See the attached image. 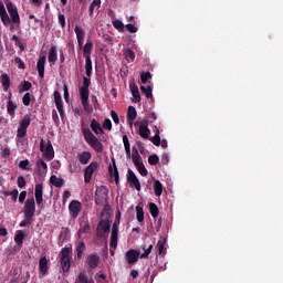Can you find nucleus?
Wrapping results in <instances>:
<instances>
[{
  "mask_svg": "<svg viewBox=\"0 0 283 283\" xmlns=\"http://www.w3.org/2000/svg\"><path fill=\"white\" fill-rule=\"evenodd\" d=\"M84 140L90 145V147L97 154H103L104 144L93 134L90 128H84L82 130Z\"/></svg>",
  "mask_w": 283,
  "mask_h": 283,
  "instance_id": "1",
  "label": "nucleus"
},
{
  "mask_svg": "<svg viewBox=\"0 0 283 283\" xmlns=\"http://www.w3.org/2000/svg\"><path fill=\"white\" fill-rule=\"evenodd\" d=\"M71 252L72 248H63L60 252V264L64 273L69 272L71 269Z\"/></svg>",
  "mask_w": 283,
  "mask_h": 283,
  "instance_id": "2",
  "label": "nucleus"
},
{
  "mask_svg": "<svg viewBox=\"0 0 283 283\" xmlns=\"http://www.w3.org/2000/svg\"><path fill=\"white\" fill-rule=\"evenodd\" d=\"M109 198V190L106 186H97L95 190V203L103 206Z\"/></svg>",
  "mask_w": 283,
  "mask_h": 283,
  "instance_id": "3",
  "label": "nucleus"
},
{
  "mask_svg": "<svg viewBox=\"0 0 283 283\" xmlns=\"http://www.w3.org/2000/svg\"><path fill=\"white\" fill-rule=\"evenodd\" d=\"M40 153L43 154L44 158L49 161L54 159V148L51 140H48L44 145V139L40 140Z\"/></svg>",
  "mask_w": 283,
  "mask_h": 283,
  "instance_id": "4",
  "label": "nucleus"
},
{
  "mask_svg": "<svg viewBox=\"0 0 283 283\" xmlns=\"http://www.w3.org/2000/svg\"><path fill=\"white\" fill-rule=\"evenodd\" d=\"M30 125H31V117L30 115H25L23 119L20 120L17 138L23 139L28 134V127H30Z\"/></svg>",
  "mask_w": 283,
  "mask_h": 283,
  "instance_id": "5",
  "label": "nucleus"
},
{
  "mask_svg": "<svg viewBox=\"0 0 283 283\" xmlns=\"http://www.w3.org/2000/svg\"><path fill=\"white\" fill-rule=\"evenodd\" d=\"M99 167L98 161H92L88 166L85 167L84 169V182L85 184H91L93 179L94 172L97 171Z\"/></svg>",
  "mask_w": 283,
  "mask_h": 283,
  "instance_id": "6",
  "label": "nucleus"
},
{
  "mask_svg": "<svg viewBox=\"0 0 283 283\" xmlns=\"http://www.w3.org/2000/svg\"><path fill=\"white\" fill-rule=\"evenodd\" d=\"M7 9L10 14V21L13 24H17V27L19 28L21 24V19H20V14L18 12V8L12 2H8Z\"/></svg>",
  "mask_w": 283,
  "mask_h": 283,
  "instance_id": "7",
  "label": "nucleus"
},
{
  "mask_svg": "<svg viewBox=\"0 0 283 283\" xmlns=\"http://www.w3.org/2000/svg\"><path fill=\"white\" fill-rule=\"evenodd\" d=\"M35 210H36V206H35L34 197H31V199H27L25 206H24V218H29L33 220Z\"/></svg>",
  "mask_w": 283,
  "mask_h": 283,
  "instance_id": "8",
  "label": "nucleus"
},
{
  "mask_svg": "<svg viewBox=\"0 0 283 283\" xmlns=\"http://www.w3.org/2000/svg\"><path fill=\"white\" fill-rule=\"evenodd\" d=\"M112 231V222L109 220H102L97 226L96 235L98 238H104L105 233H111Z\"/></svg>",
  "mask_w": 283,
  "mask_h": 283,
  "instance_id": "9",
  "label": "nucleus"
},
{
  "mask_svg": "<svg viewBox=\"0 0 283 283\" xmlns=\"http://www.w3.org/2000/svg\"><path fill=\"white\" fill-rule=\"evenodd\" d=\"M53 97H54V103H55L56 109H57L61 118H65L64 103H63L61 93L59 91H54Z\"/></svg>",
  "mask_w": 283,
  "mask_h": 283,
  "instance_id": "10",
  "label": "nucleus"
},
{
  "mask_svg": "<svg viewBox=\"0 0 283 283\" xmlns=\"http://www.w3.org/2000/svg\"><path fill=\"white\" fill-rule=\"evenodd\" d=\"M82 211V203L81 201H71L69 203V212L72 219H77Z\"/></svg>",
  "mask_w": 283,
  "mask_h": 283,
  "instance_id": "11",
  "label": "nucleus"
},
{
  "mask_svg": "<svg viewBox=\"0 0 283 283\" xmlns=\"http://www.w3.org/2000/svg\"><path fill=\"white\" fill-rule=\"evenodd\" d=\"M85 263L91 270H95L101 263V256L97 253H91L86 256Z\"/></svg>",
  "mask_w": 283,
  "mask_h": 283,
  "instance_id": "12",
  "label": "nucleus"
},
{
  "mask_svg": "<svg viewBox=\"0 0 283 283\" xmlns=\"http://www.w3.org/2000/svg\"><path fill=\"white\" fill-rule=\"evenodd\" d=\"M127 182L132 188H135L137 191H140L142 189L140 182L132 169H128Z\"/></svg>",
  "mask_w": 283,
  "mask_h": 283,
  "instance_id": "13",
  "label": "nucleus"
},
{
  "mask_svg": "<svg viewBox=\"0 0 283 283\" xmlns=\"http://www.w3.org/2000/svg\"><path fill=\"white\" fill-rule=\"evenodd\" d=\"M118 226L120 222H114L112 228V235H111V248L116 249L118 247Z\"/></svg>",
  "mask_w": 283,
  "mask_h": 283,
  "instance_id": "14",
  "label": "nucleus"
},
{
  "mask_svg": "<svg viewBox=\"0 0 283 283\" xmlns=\"http://www.w3.org/2000/svg\"><path fill=\"white\" fill-rule=\"evenodd\" d=\"M112 165L108 166V174L111 176V178L115 179V184L118 185L119 180H120V176L118 174V167L116 166V159L112 158Z\"/></svg>",
  "mask_w": 283,
  "mask_h": 283,
  "instance_id": "15",
  "label": "nucleus"
},
{
  "mask_svg": "<svg viewBox=\"0 0 283 283\" xmlns=\"http://www.w3.org/2000/svg\"><path fill=\"white\" fill-rule=\"evenodd\" d=\"M93 155L91 151H82L77 154V160L82 166H86L90 164Z\"/></svg>",
  "mask_w": 283,
  "mask_h": 283,
  "instance_id": "16",
  "label": "nucleus"
},
{
  "mask_svg": "<svg viewBox=\"0 0 283 283\" xmlns=\"http://www.w3.org/2000/svg\"><path fill=\"white\" fill-rule=\"evenodd\" d=\"M74 32L76 34L77 44L80 48H82L84 45V40H85L86 33H85L84 29H81L80 25H75Z\"/></svg>",
  "mask_w": 283,
  "mask_h": 283,
  "instance_id": "17",
  "label": "nucleus"
},
{
  "mask_svg": "<svg viewBox=\"0 0 283 283\" xmlns=\"http://www.w3.org/2000/svg\"><path fill=\"white\" fill-rule=\"evenodd\" d=\"M166 244H167V239L161 237L156 245L157 255H161V256L166 255L167 253Z\"/></svg>",
  "mask_w": 283,
  "mask_h": 283,
  "instance_id": "18",
  "label": "nucleus"
},
{
  "mask_svg": "<svg viewBox=\"0 0 283 283\" xmlns=\"http://www.w3.org/2000/svg\"><path fill=\"white\" fill-rule=\"evenodd\" d=\"M0 18H1V21L3 22L4 27H8L11 23L10 17L7 13L4 4L1 0H0Z\"/></svg>",
  "mask_w": 283,
  "mask_h": 283,
  "instance_id": "19",
  "label": "nucleus"
},
{
  "mask_svg": "<svg viewBox=\"0 0 283 283\" xmlns=\"http://www.w3.org/2000/svg\"><path fill=\"white\" fill-rule=\"evenodd\" d=\"M90 127L95 135H104L105 134L101 123L97 119H92Z\"/></svg>",
  "mask_w": 283,
  "mask_h": 283,
  "instance_id": "20",
  "label": "nucleus"
},
{
  "mask_svg": "<svg viewBox=\"0 0 283 283\" xmlns=\"http://www.w3.org/2000/svg\"><path fill=\"white\" fill-rule=\"evenodd\" d=\"M35 203L38 206L43 203V184H35Z\"/></svg>",
  "mask_w": 283,
  "mask_h": 283,
  "instance_id": "21",
  "label": "nucleus"
},
{
  "mask_svg": "<svg viewBox=\"0 0 283 283\" xmlns=\"http://www.w3.org/2000/svg\"><path fill=\"white\" fill-rule=\"evenodd\" d=\"M140 253L136 250H129L126 252V260L129 264L136 263L138 261Z\"/></svg>",
  "mask_w": 283,
  "mask_h": 283,
  "instance_id": "22",
  "label": "nucleus"
},
{
  "mask_svg": "<svg viewBox=\"0 0 283 283\" xmlns=\"http://www.w3.org/2000/svg\"><path fill=\"white\" fill-rule=\"evenodd\" d=\"M45 63H46V56H40V60H38V75H40V78H44V71H45Z\"/></svg>",
  "mask_w": 283,
  "mask_h": 283,
  "instance_id": "23",
  "label": "nucleus"
},
{
  "mask_svg": "<svg viewBox=\"0 0 283 283\" xmlns=\"http://www.w3.org/2000/svg\"><path fill=\"white\" fill-rule=\"evenodd\" d=\"M12 94H9V101H8V105H7V111H8V115L9 116H15V109L18 108V105H15L13 103V101L11 99Z\"/></svg>",
  "mask_w": 283,
  "mask_h": 283,
  "instance_id": "24",
  "label": "nucleus"
},
{
  "mask_svg": "<svg viewBox=\"0 0 283 283\" xmlns=\"http://www.w3.org/2000/svg\"><path fill=\"white\" fill-rule=\"evenodd\" d=\"M50 184L55 188H62L64 186V179L59 178L56 175L50 176Z\"/></svg>",
  "mask_w": 283,
  "mask_h": 283,
  "instance_id": "25",
  "label": "nucleus"
},
{
  "mask_svg": "<svg viewBox=\"0 0 283 283\" xmlns=\"http://www.w3.org/2000/svg\"><path fill=\"white\" fill-rule=\"evenodd\" d=\"M49 271V260L46 259V256H42L40 258V273H42V275H46Z\"/></svg>",
  "mask_w": 283,
  "mask_h": 283,
  "instance_id": "26",
  "label": "nucleus"
},
{
  "mask_svg": "<svg viewBox=\"0 0 283 283\" xmlns=\"http://www.w3.org/2000/svg\"><path fill=\"white\" fill-rule=\"evenodd\" d=\"M75 251H76L77 259H82L84 252L86 251L85 242H82V241L77 242L75 245Z\"/></svg>",
  "mask_w": 283,
  "mask_h": 283,
  "instance_id": "27",
  "label": "nucleus"
},
{
  "mask_svg": "<svg viewBox=\"0 0 283 283\" xmlns=\"http://www.w3.org/2000/svg\"><path fill=\"white\" fill-rule=\"evenodd\" d=\"M85 57V74L86 76L91 77L93 74V62L91 56Z\"/></svg>",
  "mask_w": 283,
  "mask_h": 283,
  "instance_id": "28",
  "label": "nucleus"
},
{
  "mask_svg": "<svg viewBox=\"0 0 283 283\" xmlns=\"http://www.w3.org/2000/svg\"><path fill=\"white\" fill-rule=\"evenodd\" d=\"M49 63H55L57 61V48L51 46L48 55Z\"/></svg>",
  "mask_w": 283,
  "mask_h": 283,
  "instance_id": "29",
  "label": "nucleus"
},
{
  "mask_svg": "<svg viewBox=\"0 0 283 283\" xmlns=\"http://www.w3.org/2000/svg\"><path fill=\"white\" fill-rule=\"evenodd\" d=\"M129 87H130V91H132V95L134 97V102L135 103L140 102L142 98H140V94H139V91H138V86L135 83H132L129 85Z\"/></svg>",
  "mask_w": 283,
  "mask_h": 283,
  "instance_id": "30",
  "label": "nucleus"
},
{
  "mask_svg": "<svg viewBox=\"0 0 283 283\" xmlns=\"http://www.w3.org/2000/svg\"><path fill=\"white\" fill-rule=\"evenodd\" d=\"M93 49H94V43L92 42V40H87L86 44L83 48L84 57L91 56Z\"/></svg>",
  "mask_w": 283,
  "mask_h": 283,
  "instance_id": "31",
  "label": "nucleus"
},
{
  "mask_svg": "<svg viewBox=\"0 0 283 283\" xmlns=\"http://www.w3.org/2000/svg\"><path fill=\"white\" fill-rule=\"evenodd\" d=\"M138 135H139L143 139L148 140L149 137H150V130H149V128L146 127V126H139Z\"/></svg>",
  "mask_w": 283,
  "mask_h": 283,
  "instance_id": "32",
  "label": "nucleus"
},
{
  "mask_svg": "<svg viewBox=\"0 0 283 283\" xmlns=\"http://www.w3.org/2000/svg\"><path fill=\"white\" fill-rule=\"evenodd\" d=\"M136 116H137L136 108L134 106H129L128 112H127V120L129 122L130 127H132L133 120L136 118Z\"/></svg>",
  "mask_w": 283,
  "mask_h": 283,
  "instance_id": "33",
  "label": "nucleus"
},
{
  "mask_svg": "<svg viewBox=\"0 0 283 283\" xmlns=\"http://www.w3.org/2000/svg\"><path fill=\"white\" fill-rule=\"evenodd\" d=\"M1 83H2L4 92H8L9 87L11 85L10 76L8 74H6V73L2 74L1 75Z\"/></svg>",
  "mask_w": 283,
  "mask_h": 283,
  "instance_id": "34",
  "label": "nucleus"
},
{
  "mask_svg": "<svg viewBox=\"0 0 283 283\" xmlns=\"http://www.w3.org/2000/svg\"><path fill=\"white\" fill-rule=\"evenodd\" d=\"M156 134L154 137H150V142L156 146L159 147L161 145V138H160V132L159 129L155 126Z\"/></svg>",
  "mask_w": 283,
  "mask_h": 283,
  "instance_id": "35",
  "label": "nucleus"
},
{
  "mask_svg": "<svg viewBox=\"0 0 283 283\" xmlns=\"http://www.w3.org/2000/svg\"><path fill=\"white\" fill-rule=\"evenodd\" d=\"M133 155H132V160H133V164L135 167H137L138 165L143 164L140 160H142V157L139 156V153L136 148H133Z\"/></svg>",
  "mask_w": 283,
  "mask_h": 283,
  "instance_id": "36",
  "label": "nucleus"
},
{
  "mask_svg": "<svg viewBox=\"0 0 283 283\" xmlns=\"http://www.w3.org/2000/svg\"><path fill=\"white\" fill-rule=\"evenodd\" d=\"M35 166H38V170L42 174L48 172V164L43 159H38L35 163Z\"/></svg>",
  "mask_w": 283,
  "mask_h": 283,
  "instance_id": "37",
  "label": "nucleus"
},
{
  "mask_svg": "<svg viewBox=\"0 0 283 283\" xmlns=\"http://www.w3.org/2000/svg\"><path fill=\"white\" fill-rule=\"evenodd\" d=\"M102 6V0H93L92 3L90 4L88 8V12H90V17L93 18L94 15V11L96 7H101Z\"/></svg>",
  "mask_w": 283,
  "mask_h": 283,
  "instance_id": "38",
  "label": "nucleus"
},
{
  "mask_svg": "<svg viewBox=\"0 0 283 283\" xmlns=\"http://www.w3.org/2000/svg\"><path fill=\"white\" fill-rule=\"evenodd\" d=\"M124 56L128 63H133L135 60V52L130 49L124 50Z\"/></svg>",
  "mask_w": 283,
  "mask_h": 283,
  "instance_id": "39",
  "label": "nucleus"
},
{
  "mask_svg": "<svg viewBox=\"0 0 283 283\" xmlns=\"http://www.w3.org/2000/svg\"><path fill=\"white\" fill-rule=\"evenodd\" d=\"M154 191L156 197H160L163 195V184L159 180H155Z\"/></svg>",
  "mask_w": 283,
  "mask_h": 283,
  "instance_id": "40",
  "label": "nucleus"
},
{
  "mask_svg": "<svg viewBox=\"0 0 283 283\" xmlns=\"http://www.w3.org/2000/svg\"><path fill=\"white\" fill-rule=\"evenodd\" d=\"M80 98L81 102L83 101H90V88H80Z\"/></svg>",
  "mask_w": 283,
  "mask_h": 283,
  "instance_id": "41",
  "label": "nucleus"
},
{
  "mask_svg": "<svg viewBox=\"0 0 283 283\" xmlns=\"http://www.w3.org/2000/svg\"><path fill=\"white\" fill-rule=\"evenodd\" d=\"M149 212L154 219H156L159 214L158 206L156 203H149Z\"/></svg>",
  "mask_w": 283,
  "mask_h": 283,
  "instance_id": "42",
  "label": "nucleus"
},
{
  "mask_svg": "<svg viewBox=\"0 0 283 283\" xmlns=\"http://www.w3.org/2000/svg\"><path fill=\"white\" fill-rule=\"evenodd\" d=\"M136 218L139 223L144 222V210L142 206H136Z\"/></svg>",
  "mask_w": 283,
  "mask_h": 283,
  "instance_id": "43",
  "label": "nucleus"
},
{
  "mask_svg": "<svg viewBox=\"0 0 283 283\" xmlns=\"http://www.w3.org/2000/svg\"><path fill=\"white\" fill-rule=\"evenodd\" d=\"M19 167H20L22 170H25V171H31V170H32V168H31V166H30L29 159L21 160V161L19 163Z\"/></svg>",
  "mask_w": 283,
  "mask_h": 283,
  "instance_id": "44",
  "label": "nucleus"
},
{
  "mask_svg": "<svg viewBox=\"0 0 283 283\" xmlns=\"http://www.w3.org/2000/svg\"><path fill=\"white\" fill-rule=\"evenodd\" d=\"M25 235L23 233V231H18L15 238H14V241L15 243L21 247L23 244V240H24Z\"/></svg>",
  "mask_w": 283,
  "mask_h": 283,
  "instance_id": "45",
  "label": "nucleus"
},
{
  "mask_svg": "<svg viewBox=\"0 0 283 283\" xmlns=\"http://www.w3.org/2000/svg\"><path fill=\"white\" fill-rule=\"evenodd\" d=\"M140 90H142V93L145 94V96L147 98H151L153 97V87L151 86L145 87V86L142 85Z\"/></svg>",
  "mask_w": 283,
  "mask_h": 283,
  "instance_id": "46",
  "label": "nucleus"
},
{
  "mask_svg": "<svg viewBox=\"0 0 283 283\" xmlns=\"http://www.w3.org/2000/svg\"><path fill=\"white\" fill-rule=\"evenodd\" d=\"M113 25L118 32L125 31V23H123L120 20H114Z\"/></svg>",
  "mask_w": 283,
  "mask_h": 283,
  "instance_id": "47",
  "label": "nucleus"
},
{
  "mask_svg": "<svg viewBox=\"0 0 283 283\" xmlns=\"http://www.w3.org/2000/svg\"><path fill=\"white\" fill-rule=\"evenodd\" d=\"M84 111L86 112V114H93V106L90 105L88 101H81Z\"/></svg>",
  "mask_w": 283,
  "mask_h": 283,
  "instance_id": "48",
  "label": "nucleus"
},
{
  "mask_svg": "<svg viewBox=\"0 0 283 283\" xmlns=\"http://www.w3.org/2000/svg\"><path fill=\"white\" fill-rule=\"evenodd\" d=\"M136 168L142 177H146L148 175V170L146 169V167L143 163H140L138 166H136Z\"/></svg>",
  "mask_w": 283,
  "mask_h": 283,
  "instance_id": "49",
  "label": "nucleus"
},
{
  "mask_svg": "<svg viewBox=\"0 0 283 283\" xmlns=\"http://www.w3.org/2000/svg\"><path fill=\"white\" fill-rule=\"evenodd\" d=\"M148 163L150 166H157L159 163V157L156 154H153L148 157Z\"/></svg>",
  "mask_w": 283,
  "mask_h": 283,
  "instance_id": "50",
  "label": "nucleus"
},
{
  "mask_svg": "<svg viewBox=\"0 0 283 283\" xmlns=\"http://www.w3.org/2000/svg\"><path fill=\"white\" fill-rule=\"evenodd\" d=\"M17 185L20 189H24L27 187V180L24 176L21 175L18 177Z\"/></svg>",
  "mask_w": 283,
  "mask_h": 283,
  "instance_id": "51",
  "label": "nucleus"
},
{
  "mask_svg": "<svg viewBox=\"0 0 283 283\" xmlns=\"http://www.w3.org/2000/svg\"><path fill=\"white\" fill-rule=\"evenodd\" d=\"M77 280L80 283H92L88 276L84 272H81L78 274Z\"/></svg>",
  "mask_w": 283,
  "mask_h": 283,
  "instance_id": "52",
  "label": "nucleus"
},
{
  "mask_svg": "<svg viewBox=\"0 0 283 283\" xmlns=\"http://www.w3.org/2000/svg\"><path fill=\"white\" fill-rule=\"evenodd\" d=\"M69 232H70L69 229L62 228V231H61V233L59 235V240L61 242H64L67 239Z\"/></svg>",
  "mask_w": 283,
  "mask_h": 283,
  "instance_id": "53",
  "label": "nucleus"
},
{
  "mask_svg": "<svg viewBox=\"0 0 283 283\" xmlns=\"http://www.w3.org/2000/svg\"><path fill=\"white\" fill-rule=\"evenodd\" d=\"M91 84H92V80H91L90 76L83 77V85H82V88L90 90Z\"/></svg>",
  "mask_w": 283,
  "mask_h": 283,
  "instance_id": "54",
  "label": "nucleus"
},
{
  "mask_svg": "<svg viewBox=\"0 0 283 283\" xmlns=\"http://www.w3.org/2000/svg\"><path fill=\"white\" fill-rule=\"evenodd\" d=\"M144 253L140 255V259H148L149 254L151 253L153 245L150 244L147 249L143 248Z\"/></svg>",
  "mask_w": 283,
  "mask_h": 283,
  "instance_id": "55",
  "label": "nucleus"
},
{
  "mask_svg": "<svg viewBox=\"0 0 283 283\" xmlns=\"http://www.w3.org/2000/svg\"><path fill=\"white\" fill-rule=\"evenodd\" d=\"M103 129L112 132V119H109V118L104 119Z\"/></svg>",
  "mask_w": 283,
  "mask_h": 283,
  "instance_id": "56",
  "label": "nucleus"
},
{
  "mask_svg": "<svg viewBox=\"0 0 283 283\" xmlns=\"http://www.w3.org/2000/svg\"><path fill=\"white\" fill-rule=\"evenodd\" d=\"M149 78H151V74L149 72H143L140 74L142 83H147Z\"/></svg>",
  "mask_w": 283,
  "mask_h": 283,
  "instance_id": "57",
  "label": "nucleus"
},
{
  "mask_svg": "<svg viewBox=\"0 0 283 283\" xmlns=\"http://www.w3.org/2000/svg\"><path fill=\"white\" fill-rule=\"evenodd\" d=\"M91 232V226L86 223L81 230H78V238L82 237V233H90Z\"/></svg>",
  "mask_w": 283,
  "mask_h": 283,
  "instance_id": "58",
  "label": "nucleus"
},
{
  "mask_svg": "<svg viewBox=\"0 0 283 283\" xmlns=\"http://www.w3.org/2000/svg\"><path fill=\"white\" fill-rule=\"evenodd\" d=\"M126 30L129 32V33H132V34H134V33H136L137 32V27L135 25V24H133V23H127L126 24Z\"/></svg>",
  "mask_w": 283,
  "mask_h": 283,
  "instance_id": "59",
  "label": "nucleus"
},
{
  "mask_svg": "<svg viewBox=\"0 0 283 283\" xmlns=\"http://www.w3.org/2000/svg\"><path fill=\"white\" fill-rule=\"evenodd\" d=\"M91 102L93 103L94 109H98L101 107V104L96 95L91 96Z\"/></svg>",
  "mask_w": 283,
  "mask_h": 283,
  "instance_id": "60",
  "label": "nucleus"
},
{
  "mask_svg": "<svg viewBox=\"0 0 283 283\" xmlns=\"http://www.w3.org/2000/svg\"><path fill=\"white\" fill-rule=\"evenodd\" d=\"M24 218H25V220H23V221L20 223V227H21V228H25V227L32 224V221H33L32 218H28V217H24Z\"/></svg>",
  "mask_w": 283,
  "mask_h": 283,
  "instance_id": "61",
  "label": "nucleus"
},
{
  "mask_svg": "<svg viewBox=\"0 0 283 283\" xmlns=\"http://www.w3.org/2000/svg\"><path fill=\"white\" fill-rule=\"evenodd\" d=\"M14 62H15V64H18V67L20 70H25L27 66H25L24 62L20 57H15Z\"/></svg>",
  "mask_w": 283,
  "mask_h": 283,
  "instance_id": "62",
  "label": "nucleus"
},
{
  "mask_svg": "<svg viewBox=\"0 0 283 283\" xmlns=\"http://www.w3.org/2000/svg\"><path fill=\"white\" fill-rule=\"evenodd\" d=\"M31 88H32V83L29 81H25L23 83V87H22V90H20V92L30 91Z\"/></svg>",
  "mask_w": 283,
  "mask_h": 283,
  "instance_id": "63",
  "label": "nucleus"
},
{
  "mask_svg": "<svg viewBox=\"0 0 283 283\" xmlns=\"http://www.w3.org/2000/svg\"><path fill=\"white\" fill-rule=\"evenodd\" d=\"M30 103H31V95H30V93H27V94H24V96H23V104H24L25 106H29Z\"/></svg>",
  "mask_w": 283,
  "mask_h": 283,
  "instance_id": "64",
  "label": "nucleus"
}]
</instances>
